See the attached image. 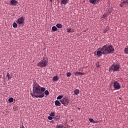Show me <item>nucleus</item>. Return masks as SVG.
<instances>
[{"mask_svg": "<svg viewBox=\"0 0 128 128\" xmlns=\"http://www.w3.org/2000/svg\"><path fill=\"white\" fill-rule=\"evenodd\" d=\"M32 86V92L30 90V94L33 98H42L44 94L46 96L49 95L48 90H46L44 87H41L36 81L34 82Z\"/></svg>", "mask_w": 128, "mask_h": 128, "instance_id": "1", "label": "nucleus"}, {"mask_svg": "<svg viewBox=\"0 0 128 128\" xmlns=\"http://www.w3.org/2000/svg\"><path fill=\"white\" fill-rule=\"evenodd\" d=\"M98 48V51H97L98 57L100 58L102 56V55H109L110 54H113L114 52V48L113 46L110 44L108 46L104 45L102 48Z\"/></svg>", "mask_w": 128, "mask_h": 128, "instance_id": "2", "label": "nucleus"}, {"mask_svg": "<svg viewBox=\"0 0 128 128\" xmlns=\"http://www.w3.org/2000/svg\"><path fill=\"white\" fill-rule=\"evenodd\" d=\"M48 58L44 56L40 61L37 64V66L40 68H44L48 66Z\"/></svg>", "mask_w": 128, "mask_h": 128, "instance_id": "3", "label": "nucleus"}, {"mask_svg": "<svg viewBox=\"0 0 128 128\" xmlns=\"http://www.w3.org/2000/svg\"><path fill=\"white\" fill-rule=\"evenodd\" d=\"M120 68V64H114L110 68V71H112L113 72H119Z\"/></svg>", "mask_w": 128, "mask_h": 128, "instance_id": "4", "label": "nucleus"}, {"mask_svg": "<svg viewBox=\"0 0 128 128\" xmlns=\"http://www.w3.org/2000/svg\"><path fill=\"white\" fill-rule=\"evenodd\" d=\"M70 100L68 98L66 97H64L62 98L60 100V102L63 104L64 106H66L70 103Z\"/></svg>", "mask_w": 128, "mask_h": 128, "instance_id": "5", "label": "nucleus"}, {"mask_svg": "<svg viewBox=\"0 0 128 128\" xmlns=\"http://www.w3.org/2000/svg\"><path fill=\"white\" fill-rule=\"evenodd\" d=\"M24 17L21 16L20 18H18V19L16 22H17V24H18L21 25L24 24Z\"/></svg>", "mask_w": 128, "mask_h": 128, "instance_id": "6", "label": "nucleus"}, {"mask_svg": "<svg viewBox=\"0 0 128 128\" xmlns=\"http://www.w3.org/2000/svg\"><path fill=\"white\" fill-rule=\"evenodd\" d=\"M124 6H128V0H124L120 4V6L122 8H123Z\"/></svg>", "mask_w": 128, "mask_h": 128, "instance_id": "7", "label": "nucleus"}, {"mask_svg": "<svg viewBox=\"0 0 128 128\" xmlns=\"http://www.w3.org/2000/svg\"><path fill=\"white\" fill-rule=\"evenodd\" d=\"M114 88L116 90H120V85L117 81H114Z\"/></svg>", "mask_w": 128, "mask_h": 128, "instance_id": "8", "label": "nucleus"}, {"mask_svg": "<svg viewBox=\"0 0 128 128\" xmlns=\"http://www.w3.org/2000/svg\"><path fill=\"white\" fill-rule=\"evenodd\" d=\"M18 3V2L16 0H11L10 2L11 6H16Z\"/></svg>", "mask_w": 128, "mask_h": 128, "instance_id": "9", "label": "nucleus"}, {"mask_svg": "<svg viewBox=\"0 0 128 128\" xmlns=\"http://www.w3.org/2000/svg\"><path fill=\"white\" fill-rule=\"evenodd\" d=\"M84 72H75L74 73V75H75L76 76H83L84 75Z\"/></svg>", "mask_w": 128, "mask_h": 128, "instance_id": "10", "label": "nucleus"}, {"mask_svg": "<svg viewBox=\"0 0 128 128\" xmlns=\"http://www.w3.org/2000/svg\"><path fill=\"white\" fill-rule=\"evenodd\" d=\"M55 106H61V103L58 100H56L55 101Z\"/></svg>", "mask_w": 128, "mask_h": 128, "instance_id": "11", "label": "nucleus"}, {"mask_svg": "<svg viewBox=\"0 0 128 128\" xmlns=\"http://www.w3.org/2000/svg\"><path fill=\"white\" fill-rule=\"evenodd\" d=\"M68 0H61L60 4H64V6H66V4H68Z\"/></svg>", "mask_w": 128, "mask_h": 128, "instance_id": "12", "label": "nucleus"}, {"mask_svg": "<svg viewBox=\"0 0 128 128\" xmlns=\"http://www.w3.org/2000/svg\"><path fill=\"white\" fill-rule=\"evenodd\" d=\"M59 80L58 76H54L52 78L53 82H57Z\"/></svg>", "mask_w": 128, "mask_h": 128, "instance_id": "13", "label": "nucleus"}, {"mask_svg": "<svg viewBox=\"0 0 128 128\" xmlns=\"http://www.w3.org/2000/svg\"><path fill=\"white\" fill-rule=\"evenodd\" d=\"M74 94L76 96L80 94V90L78 89H76L74 91Z\"/></svg>", "mask_w": 128, "mask_h": 128, "instance_id": "14", "label": "nucleus"}, {"mask_svg": "<svg viewBox=\"0 0 128 128\" xmlns=\"http://www.w3.org/2000/svg\"><path fill=\"white\" fill-rule=\"evenodd\" d=\"M54 120L56 121H59L60 120V116H56L54 117Z\"/></svg>", "mask_w": 128, "mask_h": 128, "instance_id": "15", "label": "nucleus"}, {"mask_svg": "<svg viewBox=\"0 0 128 128\" xmlns=\"http://www.w3.org/2000/svg\"><path fill=\"white\" fill-rule=\"evenodd\" d=\"M124 53L128 55V45L126 46V48H124Z\"/></svg>", "mask_w": 128, "mask_h": 128, "instance_id": "16", "label": "nucleus"}, {"mask_svg": "<svg viewBox=\"0 0 128 128\" xmlns=\"http://www.w3.org/2000/svg\"><path fill=\"white\" fill-rule=\"evenodd\" d=\"M56 26L58 29H60L62 28V25L60 24H57Z\"/></svg>", "mask_w": 128, "mask_h": 128, "instance_id": "17", "label": "nucleus"}, {"mask_svg": "<svg viewBox=\"0 0 128 128\" xmlns=\"http://www.w3.org/2000/svg\"><path fill=\"white\" fill-rule=\"evenodd\" d=\"M58 28H56V26H53L52 28V30L54 32H56Z\"/></svg>", "mask_w": 128, "mask_h": 128, "instance_id": "18", "label": "nucleus"}, {"mask_svg": "<svg viewBox=\"0 0 128 128\" xmlns=\"http://www.w3.org/2000/svg\"><path fill=\"white\" fill-rule=\"evenodd\" d=\"M6 76L8 80H10V79H12V76L10 74H8V73L7 74Z\"/></svg>", "mask_w": 128, "mask_h": 128, "instance_id": "19", "label": "nucleus"}, {"mask_svg": "<svg viewBox=\"0 0 128 128\" xmlns=\"http://www.w3.org/2000/svg\"><path fill=\"white\" fill-rule=\"evenodd\" d=\"M96 0H90V2L92 4H95Z\"/></svg>", "mask_w": 128, "mask_h": 128, "instance_id": "20", "label": "nucleus"}, {"mask_svg": "<svg viewBox=\"0 0 128 128\" xmlns=\"http://www.w3.org/2000/svg\"><path fill=\"white\" fill-rule=\"evenodd\" d=\"M63 96L62 95H60V96H58V97H57V100H61L62 98H63Z\"/></svg>", "mask_w": 128, "mask_h": 128, "instance_id": "21", "label": "nucleus"}, {"mask_svg": "<svg viewBox=\"0 0 128 128\" xmlns=\"http://www.w3.org/2000/svg\"><path fill=\"white\" fill-rule=\"evenodd\" d=\"M8 101H9V102L12 103V102H14V98H9Z\"/></svg>", "mask_w": 128, "mask_h": 128, "instance_id": "22", "label": "nucleus"}, {"mask_svg": "<svg viewBox=\"0 0 128 128\" xmlns=\"http://www.w3.org/2000/svg\"><path fill=\"white\" fill-rule=\"evenodd\" d=\"M72 76V74L70 72H68L66 74V76L68 78H70Z\"/></svg>", "mask_w": 128, "mask_h": 128, "instance_id": "23", "label": "nucleus"}, {"mask_svg": "<svg viewBox=\"0 0 128 128\" xmlns=\"http://www.w3.org/2000/svg\"><path fill=\"white\" fill-rule=\"evenodd\" d=\"M13 28H18V24H16V22H14V24H13Z\"/></svg>", "mask_w": 128, "mask_h": 128, "instance_id": "24", "label": "nucleus"}, {"mask_svg": "<svg viewBox=\"0 0 128 128\" xmlns=\"http://www.w3.org/2000/svg\"><path fill=\"white\" fill-rule=\"evenodd\" d=\"M64 127V126H62V125H59V124H58L56 126V128H63Z\"/></svg>", "mask_w": 128, "mask_h": 128, "instance_id": "25", "label": "nucleus"}, {"mask_svg": "<svg viewBox=\"0 0 128 128\" xmlns=\"http://www.w3.org/2000/svg\"><path fill=\"white\" fill-rule=\"evenodd\" d=\"M50 116H54V112H51L50 114Z\"/></svg>", "mask_w": 128, "mask_h": 128, "instance_id": "26", "label": "nucleus"}, {"mask_svg": "<svg viewBox=\"0 0 128 128\" xmlns=\"http://www.w3.org/2000/svg\"><path fill=\"white\" fill-rule=\"evenodd\" d=\"M48 120H52V119H53V118H52V116H48Z\"/></svg>", "mask_w": 128, "mask_h": 128, "instance_id": "27", "label": "nucleus"}, {"mask_svg": "<svg viewBox=\"0 0 128 128\" xmlns=\"http://www.w3.org/2000/svg\"><path fill=\"white\" fill-rule=\"evenodd\" d=\"M94 120L93 118H89V121H90V122H92V123H93Z\"/></svg>", "mask_w": 128, "mask_h": 128, "instance_id": "28", "label": "nucleus"}, {"mask_svg": "<svg viewBox=\"0 0 128 128\" xmlns=\"http://www.w3.org/2000/svg\"><path fill=\"white\" fill-rule=\"evenodd\" d=\"M71 30H72V29H71V28H68V29L67 30V32H68V33H70V32H71Z\"/></svg>", "mask_w": 128, "mask_h": 128, "instance_id": "29", "label": "nucleus"}, {"mask_svg": "<svg viewBox=\"0 0 128 128\" xmlns=\"http://www.w3.org/2000/svg\"><path fill=\"white\" fill-rule=\"evenodd\" d=\"M108 32V30L107 29H105L104 30H103V32L104 34H106Z\"/></svg>", "mask_w": 128, "mask_h": 128, "instance_id": "30", "label": "nucleus"}, {"mask_svg": "<svg viewBox=\"0 0 128 128\" xmlns=\"http://www.w3.org/2000/svg\"><path fill=\"white\" fill-rule=\"evenodd\" d=\"M96 66L97 68H99V66H100L99 62H97V64H96Z\"/></svg>", "mask_w": 128, "mask_h": 128, "instance_id": "31", "label": "nucleus"}, {"mask_svg": "<svg viewBox=\"0 0 128 128\" xmlns=\"http://www.w3.org/2000/svg\"><path fill=\"white\" fill-rule=\"evenodd\" d=\"M98 120H94L92 123H94V124H96V123H98Z\"/></svg>", "mask_w": 128, "mask_h": 128, "instance_id": "32", "label": "nucleus"}, {"mask_svg": "<svg viewBox=\"0 0 128 128\" xmlns=\"http://www.w3.org/2000/svg\"><path fill=\"white\" fill-rule=\"evenodd\" d=\"M51 122L53 123V122H54V120H52Z\"/></svg>", "mask_w": 128, "mask_h": 128, "instance_id": "33", "label": "nucleus"}, {"mask_svg": "<svg viewBox=\"0 0 128 128\" xmlns=\"http://www.w3.org/2000/svg\"><path fill=\"white\" fill-rule=\"evenodd\" d=\"M50 2H52V0H50Z\"/></svg>", "mask_w": 128, "mask_h": 128, "instance_id": "34", "label": "nucleus"}, {"mask_svg": "<svg viewBox=\"0 0 128 128\" xmlns=\"http://www.w3.org/2000/svg\"><path fill=\"white\" fill-rule=\"evenodd\" d=\"M78 110H80V108H78Z\"/></svg>", "mask_w": 128, "mask_h": 128, "instance_id": "35", "label": "nucleus"}, {"mask_svg": "<svg viewBox=\"0 0 128 128\" xmlns=\"http://www.w3.org/2000/svg\"><path fill=\"white\" fill-rule=\"evenodd\" d=\"M112 11H110V12H111Z\"/></svg>", "mask_w": 128, "mask_h": 128, "instance_id": "36", "label": "nucleus"}, {"mask_svg": "<svg viewBox=\"0 0 128 128\" xmlns=\"http://www.w3.org/2000/svg\"><path fill=\"white\" fill-rule=\"evenodd\" d=\"M24 128H25L24 127Z\"/></svg>", "mask_w": 128, "mask_h": 128, "instance_id": "37", "label": "nucleus"}]
</instances>
